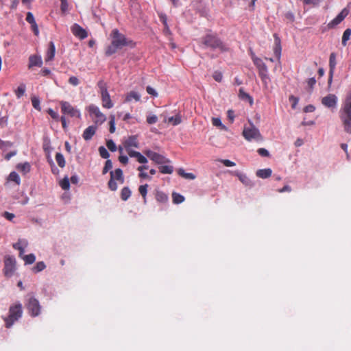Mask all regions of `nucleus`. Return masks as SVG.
I'll return each instance as SVG.
<instances>
[{"mask_svg":"<svg viewBox=\"0 0 351 351\" xmlns=\"http://www.w3.org/2000/svg\"><path fill=\"white\" fill-rule=\"evenodd\" d=\"M60 185L63 190H68L70 187V182L68 178H64L60 182Z\"/></svg>","mask_w":351,"mask_h":351,"instance_id":"nucleus-41","label":"nucleus"},{"mask_svg":"<svg viewBox=\"0 0 351 351\" xmlns=\"http://www.w3.org/2000/svg\"><path fill=\"white\" fill-rule=\"evenodd\" d=\"M61 111L64 114H69L71 117H80V112L74 108L69 102L60 101Z\"/></svg>","mask_w":351,"mask_h":351,"instance_id":"nucleus-11","label":"nucleus"},{"mask_svg":"<svg viewBox=\"0 0 351 351\" xmlns=\"http://www.w3.org/2000/svg\"><path fill=\"white\" fill-rule=\"evenodd\" d=\"M23 314L22 305L21 303H17L10 306L9 308V315L8 317H3L5 323V327L10 328L15 322L21 317Z\"/></svg>","mask_w":351,"mask_h":351,"instance_id":"nucleus-4","label":"nucleus"},{"mask_svg":"<svg viewBox=\"0 0 351 351\" xmlns=\"http://www.w3.org/2000/svg\"><path fill=\"white\" fill-rule=\"evenodd\" d=\"M56 160L60 167H64L65 166V160L64 156L61 153H57L56 154Z\"/></svg>","mask_w":351,"mask_h":351,"instance_id":"nucleus-36","label":"nucleus"},{"mask_svg":"<svg viewBox=\"0 0 351 351\" xmlns=\"http://www.w3.org/2000/svg\"><path fill=\"white\" fill-rule=\"evenodd\" d=\"M110 179L108 181V188L111 191H115L117 189L118 186H117V182L114 180V172H113V171H111L110 172Z\"/></svg>","mask_w":351,"mask_h":351,"instance_id":"nucleus-28","label":"nucleus"},{"mask_svg":"<svg viewBox=\"0 0 351 351\" xmlns=\"http://www.w3.org/2000/svg\"><path fill=\"white\" fill-rule=\"evenodd\" d=\"M259 77H261L263 84L265 85V86H267V84L270 81V79L269 77V75H268V73H261V74H259L258 75Z\"/></svg>","mask_w":351,"mask_h":351,"instance_id":"nucleus-45","label":"nucleus"},{"mask_svg":"<svg viewBox=\"0 0 351 351\" xmlns=\"http://www.w3.org/2000/svg\"><path fill=\"white\" fill-rule=\"evenodd\" d=\"M244 138L251 141L252 140L261 141L263 137L258 130L253 124H250L249 127H245L243 131Z\"/></svg>","mask_w":351,"mask_h":351,"instance_id":"nucleus-6","label":"nucleus"},{"mask_svg":"<svg viewBox=\"0 0 351 351\" xmlns=\"http://www.w3.org/2000/svg\"><path fill=\"white\" fill-rule=\"evenodd\" d=\"M271 173H272L271 169L269 168H267V169H263L258 170L256 171V176H258V178L265 179V178H269L271 176Z\"/></svg>","mask_w":351,"mask_h":351,"instance_id":"nucleus-23","label":"nucleus"},{"mask_svg":"<svg viewBox=\"0 0 351 351\" xmlns=\"http://www.w3.org/2000/svg\"><path fill=\"white\" fill-rule=\"evenodd\" d=\"M253 62L254 65L258 68L260 66H263V65L265 64V63L263 62V60L257 57H253Z\"/></svg>","mask_w":351,"mask_h":351,"instance_id":"nucleus-53","label":"nucleus"},{"mask_svg":"<svg viewBox=\"0 0 351 351\" xmlns=\"http://www.w3.org/2000/svg\"><path fill=\"white\" fill-rule=\"evenodd\" d=\"M99 152L100 156L103 158L107 159L110 156L108 150L104 146H101L99 147Z\"/></svg>","mask_w":351,"mask_h":351,"instance_id":"nucleus-43","label":"nucleus"},{"mask_svg":"<svg viewBox=\"0 0 351 351\" xmlns=\"http://www.w3.org/2000/svg\"><path fill=\"white\" fill-rule=\"evenodd\" d=\"M146 121L150 125L154 124L158 121V117L155 114H149L147 117Z\"/></svg>","mask_w":351,"mask_h":351,"instance_id":"nucleus-49","label":"nucleus"},{"mask_svg":"<svg viewBox=\"0 0 351 351\" xmlns=\"http://www.w3.org/2000/svg\"><path fill=\"white\" fill-rule=\"evenodd\" d=\"M350 36H351V29L348 28L344 31L343 36H342L341 43H342L343 46L345 47L347 45V42L350 39Z\"/></svg>","mask_w":351,"mask_h":351,"instance_id":"nucleus-32","label":"nucleus"},{"mask_svg":"<svg viewBox=\"0 0 351 351\" xmlns=\"http://www.w3.org/2000/svg\"><path fill=\"white\" fill-rule=\"evenodd\" d=\"M13 145V143L10 141H3L0 140V149H5L7 147H10Z\"/></svg>","mask_w":351,"mask_h":351,"instance_id":"nucleus-52","label":"nucleus"},{"mask_svg":"<svg viewBox=\"0 0 351 351\" xmlns=\"http://www.w3.org/2000/svg\"><path fill=\"white\" fill-rule=\"evenodd\" d=\"M16 169L21 172L23 175L29 173L31 171V165L29 162H25L23 163H19L16 167Z\"/></svg>","mask_w":351,"mask_h":351,"instance_id":"nucleus-21","label":"nucleus"},{"mask_svg":"<svg viewBox=\"0 0 351 351\" xmlns=\"http://www.w3.org/2000/svg\"><path fill=\"white\" fill-rule=\"evenodd\" d=\"M274 53L277 58L278 60H280L281 57V51H282V47H281V41L280 38L276 34H274Z\"/></svg>","mask_w":351,"mask_h":351,"instance_id":"nucleus-16","label":"nucleus"},{"mask_svg":"<svg viewBox=\"0 0 351 351\" xmlns=\"http://www.w3.org/2000/svg\"><path fill=\"white\" fill-rule=\"evenodd\" d=\"M32 106L33 107L38 110H41V108H40V100L38 97H32Z\"/></svg>","mask_w":351,"mask_h":351,"instance_id":"nucleus-47","label":"nucleus"},{"mask_svg":"<svg viewBox=\"0 0 351 351\" xmlns=\"http://www.w3.org/2000/svg\"><path fill=\"white\" fill-rule=\"evenodd\" d=\"M158 169L159 171L162 174H171L173 171V167L171 165H162Z\"/></svg>","mask_w":351,"mask_h":351,"instance_id":"nucleus-31","label":"nucleus"},{"mask_svg":"<svg viewBox=\"0 0 351 351\" xmlns=\"http://www.w3.org/2000/svg\"><path fill=\"white\" fill-rule=\"evenodd\" d=\"M178 173L181 177L188 180H194L196 178V176L192 173H186L182 168L178 170Z\"/></svg>","mask_w":351,"mask_h":351,"instance_id":"nucleus-26","label":"nucleus"},{"mask_svg":"<svg viewBox=\"0 0 351 351\" xmlns=\"http://www.w3.org/2000/svg\"><path fill=\"white\" fill-rule=\"evenodd\" d=\"M158 17L160 19V21L163 24V25H168L167 24V17L165 13H162V12L158 13Z\"/></svg>","mask_w":351,"mask_h":351,"instance_id":"nucleus-56","label":"nucleus"},{"mask_svg":"<svg viewBox=\"0 0 351 351\" xmlns=\"http://www.w3.org/2000/svg\"><path fill=\"white\" fill-rule=\"evenodd\" d=\"M144 154L152 161L158 165L170 162V160L164 156L154 152L152 150H145Z\"/></svg>","mask_w":351,"mask_h":351,"instance_id":"nucleus-10","label":"nucleus"},{"mask_svg":"<svg viewBox=\"0 0 351 351\" xmlns=\"http://www.w3.org/2000/svg\"><path fill=\"white\" fill-rule=\"evenodd\" d=\"M199 45L203 48L218 49L221 51H226L228 48L223 41L217 36V34L208 29L205 36L199 39Z\"/></svg>","mask_w":351,"mask_h":351,"instance_id":"nucleus-2","label":"nucleus"},{"mask_svg":"<svg viewBox=\"0 0 351 351\" xmlns=\"http://www.w3.org/2000/svg\"><path fill=\"white\" fill-rule=\"evenodd\" d=\"M132 100H134L135 101H139L141 100L140 94L135 91L129 92L125 96L124 102H130Z\"/></svg>","mask_w":351,"mask_h":351,"instance_id":"nucleus-22","label":"nucleus"},{"mask_svg":"<svg viewBox=\"0 0 351 351\" xmlns=\"http://www.w3.org/2000/svg\"><path fill=\"white\" fill-rule=\"evenodd\" d=\"M114 180H117L120 182L121 184L124 182V177L123 171L121 169H116L114 171Z\"/></svg>","mask_w":351,"mask_h":351,"instance_id":"nucleus-30","label":"nucleus"},{"mask_svg":"<svg viewBox=\"0 0 351 351\" xmlns=\"http://www.w3.org/2000/svg\"><path fill=\"white\" fill-rule=\"evenodd\" d=\"M106 146L111 152H115L117 150V146L112 140L107 141Z\"/></svg>","mask_w":351,"mask_h":351,"instance_id":"nucleus-50","label":"nucleus"},{"mask_svg":"<svg viewBox=\"0 0 351 351\" xmlns=\"http://www.w3.org/2000/svg\"><path fill=\"white\" fill-rule=\"evenodd\" d=\"M339 117L342 121L344 130L351 134V93L348 94L340 109Z\"/></svg>","mask_w":351,"mask_h":351,"instance_id":"nucleus-3","label":"nucleus"},{"mask_svg":"<svg viewBox=\"0 0 351 351\" xmlns=\"http://www.w3.org/2000/svg\"><path fill=\"white\" fill-rule=\"evenodd\" d=\"M128 155L130 157L136 158L137 161L141 164H145L147 162V159L146 157L143 156L140 152L134 151V150H128Z\"/></svg>","mask_w":351,"mask_h":351,"instance_id":"nucleus-19","label":"nucleus"},{"mask_svg":"<svg viewBox=\"0 0 351 351\" xmlns=\"http://www.w3.org/2000/svg\"><path fill=\"white\" fill-rule=\"evenodd\" d=\"M239 180L245 184V185H247L250 182V180L245 175L240 174L239 175Z\"/></svg>","mask_w":351,"mask_h":351,"instance_id":"nucleus-63","label":"nucleus"},{"mask_svg":"<svg viewBox=\"0 0 351 351\" xmlns=\"http://www.w3.org/2000/svg\"><path fill=\"white\" fill-rule=\"evenodd\" d=\"M257 152L261 156L268 157L269 156V152L266 149H265V148H259L257 150Z\"/></svg>","mask_w":351,"mask_h":351,"instance_id":"nucleus-62","label":"nucleus"},{"mask_svg":"<svg viewBox=\"0 0 351 351\" xmlns=\"http://www.w3.org/2000/svg\"><path fill=\"white\" fill-rule=\"evenodd\" d=\"M46 267V265L44 262L40 261L38 262L36 265L33 267L32 270L35 273L40 272L43 270H44Z\"/></svg>","mask_w":351,"mask_h":351,"instance_id":"nucleus-38","label":"nucleus"},{"mask_svg":"<svg viewBox=\"0 0 351 351\" xmlns=\"http://www.w3.org/2000/svg\"><path fill=\"white\" fill-rule=\"evenodd\" d=\"M25 92V85L22 84H21L17 89L15 90V94L17 98H21Z\"/></svg>","mask_w":351,"mask_h":351,"instance_id":"nucleus-39","label":"nucleus"},{"mask_svg":"<svg viewBox=\"0 0 351 351\" xmlns=\"http://www.w3.org/2000/svg\"><path fill=\"white\" fill-rule=\"evenodd\" d=\"M23 260H24L25 264H32L33 263H34V261L36 260V257H35L34 254H29L28 255L24 256Z\"/></svg>","mask_w":351,"mask_h":351,"instance_id":"nucleus-42","label":"nucleus"},{"mask_svg":"<svg viewBox=\"0 0 351 351\" xmlns=\"http://www.w3.org/2000/svg\"><path fill=\"white\" fill-rule=\"evenodd\" d=\"M341 21H342L341 20V19H339L337 16H336L333 20H332L329 23L328 26L330 27H333L335 25H337L338 24H339Z\"/></svg>","mask_w":351,"mask_h":351,"instance_id":"nucleus-60","label":"nucleus"},{"mask_svg":"<svg viewBox=\"0 0 351 351\" xmlns=\"http://www.w3.org/2000/svg\"><path fill=\"white\" fill-rule=\"evenodd\" d=\"M8 180L10 182H14L18 186L21 184V178L19 174L15 171H12L9 174Z\"/></svg>","mask_w":351,"mask_h":351,"instance_id":"nucleus-25","label":"nucleus"},{"mask_svg":"<svg viewBox=\"0 0 351 351\" xmlns=\"http://www.w3.org/2000/svg\"><path fill=\"white\" fill-rule=\"evenodd\" d=\"M47 112H48V114L51 116V117L52 119H55V120H56V121H58V119H59V115H58V114L56 112H55L53 109H51V108H49V109L47 110Z\"/></svg>","mask_w":351,"mask_h":351,"instance_id":"nucleus-54","label":"nucleus"},{"mask_svg":"<svg viewBox=\"0 0 351 351\" xmlns=\"http://www.w3.org/2000/svg\"><path fill=\"white\" fill-rule=\"evenodd\" d=\"M321 0H303V3L305 5H312L317 6L319 5Z\"/></svg>","mask_w":351,"mask_h":351,"instance_id":"nucleus-55","label":"nucleus"},{"mask_svg":"<svg viewBox=\"0 0 351 351\" xmlns=\"http://www.w3.org/2000/svg\"><path fill=\"white\" fill-rule=\"evenodd\" d=\"M43 64L42 59L40 56H31L29 58V68L34 66L40 67Z\"/></svg>","mask_w":351,"mask_h":351,"instance_id":"nucleus-20","label":"nucleus"},{"mask_svg":"<svg viewBox=\"0 0 351 351\" xmlns=\"http://www.w3.org/2000/svg\"><path fill=\"white\" fill-rule=\"evenodd\" d=\"M88 110L90 116L93 117L95 123L101 124L106 120V115L100 111L99 107L93 104L90 105L88 108Z\"/></svg>","mask_w":351,"mask_h":351,"instance_id":"nucleus-9","label":"nucleus"},{"mask_svg":"<svg viewBox=\"0 0 351 351\" xmlns=\"http://www.w3.org/2000/svg\"><path fill=\"white\" fill-rule=\"evenodd\" d=\"M239 97L241 98V99H249V101H250V103H252L253 101V99L252 98L251 96H250L249 94H247V93H245L243 88H240L239 90Z\"/></svg>","mask_w":351,"mask_h":351,"instance_id":"nucleus-46","label":"nucleus"},{"mask_svg":"<svg viewBox=\"0 0 351 351\" xmlns=\"http://www.w3.org/2000/svg\"><path fill=\"white\" fill-rule=\"evenodd\" d=\"M212 123L214 126L219 127L223 130H228L227 127L221 123V121L219 118L213 117L212 119Z\"/></svg>","mask_w":351,"mask_h":351,"instance_id":"nucleus-34","label":"nucleus"},{"mask_svg":"<svg viewBox=\"0 0 351 351\" xmlns=\"http://www.w3.org/2000/svg\"><path fill=\"white\" fill-rule=\"evenodd\" d=\"M167 122L173 126L178 125L182 122V116L178 113L174 117H169Z\"/></svg>","mask_w":351,"mask_h":351,"instance_id":"nucleus-24","label":"nucleus"},{"mask_svg":"<svg viewBox=\"0 0 351 351\" xmlns=\"http://www.w3.org/2000/svg\"><path fill=\"white\" fill-rule=\"evenodd\" d=\"M68 82L71 85L73 86H77L80 84V80L76 76H71Z\"/></svg>","mask_w":351,"mask_h":351,"instance_id":"nucleus-48","label":"nucleus"},{"mask_svg":"<svg viewBox=\"0 0 351 351\" xmlns=\"http://www.w3.org/2000/svg\"><path fill=\"white\" fill-rule=\"evenodd\" d=\"M156 199L160 203H167L168 201V196L162 191H157L156 193Z\"/></svg>","mask_w":351,"mask_h":351,"instance_id":"nucleus-27","label":"nucleus"},{"mask_svg":"<svg viewBox=\"0 0 351 351\" xmlns=\"http://www.w3.org/2000/svg\"><path fill=\"white\" fill-rule=\"evenodd\" d=\"M97 130V126L90 125L83 132L82 136L85 141H88L95 135Z\"/></svg>","mask_w":351,"mask_h":351,"instance_id":"nucleus-17","label":"nucleus"},{"mask_svg":"<svg viewBox=\"0 0 351 351\" xmlns=\"http://www.w3.org/2000/svg\"><path fill=\"white\" fill-rule=\"evenodd\" d=\"M172 197L174 204H180L184 201V197L177 193H173Z\"/></svg>","mask_w":351,"mask_h":351,"instance_id":"nucleus-37","label":"nucleus"},{"mask_svg":"<svg viewBox=\"0 0 351 351\" xmlns=\"http://www.w3.org/2000/svg\"><path fill=\"white\" fill-rule=\"evenodd\" d=\"M289 99L290 101H292V105H291V107L292 108H295L298 101H299V99L293 95H291L289 96Z\"/></svg>","mask_w":351,"mask_h":351,"instance_id":"nucleus-57","label":"nucleus"},{"mask_svg":"<svg viewBox=\"0 0 351 351\" xmlns=\"http://www.w3.org/2000/svg\"><path fill=\"white\" fill-rule=\"evenodd\" d=\"M146 91L149 95H151L156 97H158V93L156 91L154 88L149 86H147Z\"/></svg>","mask_w":351,"mask_h":351,"instance_id":"nucleus-61","label":"nucleus"},{"mask_svg":"<svg viewBox=\"0 0 351 351\" xmlns=\"http://www.w3.org/2000/svg\"><path fill=\"white\" fill-rule=\"evenodd\" d=\"M27 245V243L24 241V245L22 244V241L19 240L17 243H14L12 247L19 251L20 255L24 253V247Z\"/></svg>","mask_w":351,"mask_h":351,"instance_id":"nucleus-35","label":"nucleus"},{"mask_svg":"<svg viewBox=\"0 0 351 351\" xmlns=\"http://www.w3.org/2000/svg\"><path fill=\"white\" fill-rule=\"evenodd\" d=\"M131 190L128 186L123 187L121 191V198L123 201L128 200L131 195Z\"/></svg>","mask_w":351,"mask_h":351,"instance_id":"nucleus-29","label":"nucleus"},{"mask_svg":"<svg viewBox=\"0 0 351 351\" xmlns=\"http://www.w3.org/2000/svg\"><path fill=\"white\" fill-rule=\"evenodd\" d=\"M124 147L125 148L127 152L128 153V150H132L131 147L138 148L139 143L138 141V136L136 135H132L129 136L124 142H123Z\"/></svg>","mask_w":351,"mask_h":351,"instance_id":"nucleus-15","label":"nucleus"},{"mask_svg":"<svg viewBox=\"0 0 351 351\" xmlns=\"http://www.w3.org/2000/svg\"><path fill=\"white\" fill-rule=\"evenodd\" d=\"M110 37L111 38L110 45L106 47L105 51V54L107 56H112L125 46L130 47L135 46V43L132 40L128 39L118 29H113L110 34Z\"/></svg>","mask_w":351,"mask_h":351,"instance_id":"nucleus-1","label":"nucleus"},{"mask_svg":"<svg viewBox=\"0 0 351 351\" xmlns=\"http://www.w3.org/2000/svg\"><path fill=\"white\" fill-rule=\"evenodd\" d=\"M222 74L221 72H219V71H215L213 74V78L215 79V81L217 82H221V80H222Z\"/></svg>","mask_w":351,"mask_h":351,"instance_id":"nucleus-64","label":"nucleus"},{"mask_svg":"<svg viewBox=\"0 0 351 351\" xmlns=\"http://www.w3.org/2000/svg\"><path fill=\"white\" fill-rule=\"evenodd\" d=\"M71 30L75 37H77L81 40H83L88 36V33L86 29L77 23H75L71 26Z\"/></svg>","mask_w":351,"mask_h":351,"instance_id":"nucleus-13","label":"nucleus"},{"mask_svg":"<svg viewBox=\"0 0 351 351\" xmlns=\"http://www.w3.org/2000/svg\"><path fill=\"white\" fill-rule=\"evenodd\" d=\"M341 21H342L341 20V19H339L337 16H336L333 20H332L329 23L328 26L330 27H333L335 25H337L338 24H339Z\"/></svg>","mask_w":351,"mask_h":351,"instance_id":"nucleus-59","label":"nucleus"},{"mask_svg":"<svg viewBox=\"0 0 351 351\" xmlns=\"http://www.w3.org/2000/svg\"><path fill=\"white\" fill-rule=\"evenodd\" d=\"M55 53H56L55 45L53 41H50L49 43V47H48L47 51L46 53L45 61L46 62L51 61L54 58Z\"/></svg>","mask_w":351,"mask_h":351,"instance_id":"nucleus-18","label":"nucleus"},{"mask_svg":"<svg viewBox=\"0 0 351 351\" xmlns=\"http://www.w3.org/2000/svg\"><path fill=\"white\" fill-rule=\"evenodd\" d=\"M337 64V60H336V53H331L329 58V77L328 80V86H330L332 82V77L333 74L335 70Z\"/></svg>","mask_w":351,"mask_h":351,"instance_id":"nucleus-14","label":"nucleus"},{"mask_svg":"<svg viewBox=\"0 0 351 351\" xmlns=\"http://www.w3.org/2000/svg\"><path fill=\"white\" fill-rule=\"evenodd\" d=\"M97 86L99 89V93L101 95L102 106L107 109L112 108L114 106V104L111 100L110 96L108 93L106 83L104 80H99L97 82Z\"/></svg>","mask_w":351,"mask_h":351,"instance_id":"nucleus-5","label":"nucleus"},{"mask_svg":"<svg viewBox=\"0 0 351 351\" xmlns=\"http://www.w3.org/2000/svg\"><path fill=\"white\" fill-rule=\"evenodd\" d=\"M112 168V162L110 160H107L102 170V174L105 175L107 172Z\"/></svg>","mask_w":351,"mask_h":351,"instance_id":"nucleus-44","label":"nucleus"},{"mask_svg":"<svg viewBox=\"0 0 351 351\" xmlns=\"http://www.w3.org/2000/svg\"><path fill=\"white\" fill-rule=\"evenodd\" d=\"M349 14V10L347 8H343L341 12L337 16L338 18L341 19V21L348 16Z\"/></svg>","mask_w":351,"mask_h":351,"instance_id":"nucleus-51","label":"nucleus"},{"mask_svg":"<svg viewBox=\"0 0 351 351\" xmlns=\"http://www.w3.org/2000/svg\"><path fill=\"white\" fill-rule=\"evenodd\" d=\"M28 302L26 304V307L32 317L38 316L40 313V305L37 299L34 297L28 295Z\"/></svg>","mask_w":351,"mask_h":351,"instance_id":"nucleus-8","label":"nucleus"},{"mask_svg":"<svg viewBox=\"0 0 351 351\" xmlns=\"http://www.w3.org/2000/svg\"><path fill=\"white\" fill-rule=\"evenodd\" d=\"M337 97L334 94H328L322 99V104L328 108H335L337 104Z\"/></svg>","mask_w":351,"mask_h":351,"instance_id":"nucleus-12","label":"nucleus"},{"mask_svg":"<svg viewBox=\"0 0 351 351\" xmlns=\"http://www.w3.org/2000/svg\"><path fill=\"white\" fill-rule=\"evenodd\" d=\"M147 188H148V184H145L144 185H141L138 188V191H139L140 194L141 195L145 204L147 202L146 196H147Z\"/></svg>","mask_w":351,"mask_h":351,"instance_id":"nucleus-33","label":"nucleus"},{"mask_svg":"<svg viewBox=\"0 0 351 351\" xmlns=\"http://www.w3.org/2000/svg\"><path fill=\"white\" fill-rule=\"evenodd\" d=\"M109 132L110 133H114L115 132V117L114 115H110V121H109Z\"/></svg>","mask_w":351,"mask_h":351,"instance_id":"nucleus-40","label":"nucleus"},{"mask_svg":"<svg viewBox=\"0 0 351 351\" xmlns=\"http://www.w3.org/2000/svg\"><path fill=\"white\" fill-rule=\"evenodd\" d=\"M26 21L29 24L34 23L36 22L34 16L32 12H29L27 13Z\"/></svg>","mask_w":351,"mask_h":351,"instance_id":"nucleus-58","label":"nucleus"},{"mask_svg":"<svg viewBox=\"0 0 351 351\" xmlns=\"http://www.w3.org/2000/svg\"><path fill=\"white\" fill-rule=\"evenodd\" d=\"M16 268V262L14 256L7 255L4 258V268L3 269L5 276L10 278L13 276Z\"/></svg>","mask_w":351,"mask_h":351,"instance_id":"nucleus-7","label":"nucleus"}]
</instances>
